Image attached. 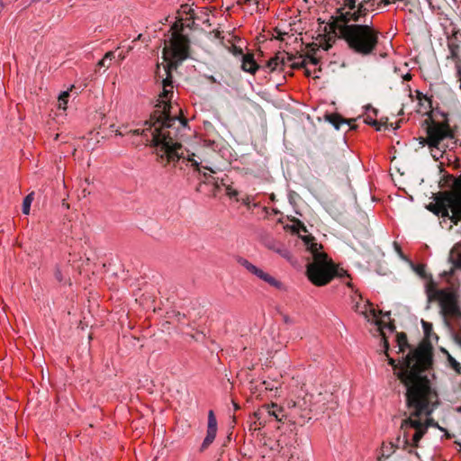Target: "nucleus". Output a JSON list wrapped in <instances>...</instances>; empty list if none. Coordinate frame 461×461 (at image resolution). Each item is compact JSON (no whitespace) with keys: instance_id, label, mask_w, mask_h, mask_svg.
I'll return each instance as SVG.
<instances>
[{"instance_id":"473e14b6","label":"nucleus","mask_w":461,"mask_h":461,"mask_svg":"<svg viewBox=\"0 0 461 461\" xmlns=\"http://www.w3.org/2000/svg\"><path fill=\"white\" fill-rule=\"evenodd\" d=\"M426 1L431 10L435 11V10L440 9L439 0H426Z\"/></svg>"},{"instance_id":"20e7f679","label":"nucleus","mask_w":461,"mask_h":461,"mask_svg":"<svg viewBox=\"0 0 461 461\" xmlns=\"http://www.w3.org/2000/svg\"><path fill=\"white\" fill-rule=\"evenodd\" d=\"M444 184L451 190L438 193L435 203H430L427 208L438 216L449 218L454 224L461 221V174L458 176L447 175Z\"/></svg>"},{"instance_id":"aec40b11","label":"nucleus","mask_w":461,"mask_h":461,"mask_svg":"<svg viewBox=\"0 0 461 461\" xmlns=\"http://www.w3.org/2000/svg\"><path fill=\"white\" fill-rule=\"evenodd\" d=\"M217 434V430H210L207 429L206 437L204 438L201 448L202 450L207 448L215 439Z\"/></svg>"},{"instance_id":"4be33fe9","label":"nucleus","mask_w":461,"mask_h":461,"mask_svg":"<svg viewBox=\"0 0 461 461\" xmlns=\"http://www.w3.org/2000/svg\"><path fill=\"white\" fill-rule=\"evenodd\" d=\"M32 200H33V193L29 194L23 199V209H22L23 214H29L30 213V209H31V205H32Z\"/></svg>"},{"instance_id":"0eeeda50","label":"nucleus","mask_w":461,"mask_h":461,"mask_svg":"<svg viewBox=\"0 0 461 461\" xmlns=\"http://www.w3.org/2000/svg\"><path fill=\"white\" fill-rule=\"evenodd\" d=\"M420 348H423L429 355V358H430L429 364L423 366V365L421 366V362L420 363L417 362V365L414 366L413 369H414V371H417L419 373L420 371V375L425 376L426 379L430 382V380L429 379V375L430 374L429 369L432 366V348L429 344L422 343V344L419 345L418 348L411 350L398 364H396V361L393 358L388 357V364L393 366V368L394 370V374L396 375V376L402 383V381L399 377V373L404 372L406 374H411V371L412 370V366H413L412 364H414L416 362V360H418V355H416V352H418V350H420Z\"/></svg>"},{"instance_id":"cd10ccee","label":"nucleus","mask_w":461,"mask_h":461,"mask_svg":"<svg viewBox=\"0 0 461 461\" xmlns=\"http://www.w3.org/2000/svg\"><path fill=\"white\" fill-rule=\"evenodd\" d=\"M263 385L265 386V389L267 391H274L277 390L279 383L277 381L274 380H266L263 381Z\"/></svg>"},{"instance_id":"5701e85b","label":"nucleus","mask_w":461,"mask_h":461,"mask_svg":"<svg viewBox=\"0 0 461 461\" xmlns=\"http://www.w3.org/2000/svg\"><path fill=\"white\" fill-rule=\"evenodd\" d=\"M448 49H449V56L447 58L451 59L455 61H457L459 59V55H458L459 46L455 43H449Z\"/></svg>"},{"instance_id":"c85d7f7f","label":"nucleus","mask_w":461,"mask_h":461,"mask_svg":"<svg viewBox=\"0 0 461 461\" xmlns=\"http://www.w3.org/2000/svg\"><path fill=\"white\" fill-rule=\"evenodd\" d=\"M229 50L230 52L234 55L235 57H240L242 58V55H245L243 53V50H242V47L240 46H237L235 44H232L230 48H229Z\"/></svg>"},{"instance_id":"1a4fd4ad","label":"nucleus","mask_w":461,"mask_h":461,"mask_svg":"<svg viewBox=\"0 0 461 461\" xmlns=\"http://www.w3.org/2000/svg\"><path fill=\"white\" fill-rule=\"evenodd\" d=\"M238 262L240 265L244 267L249 273L256 276L258 278L263 280L264 282L267 283L269 285H271L278 290L285 289V286L282 282L276 280L275 277L270 276L268 273L265 272L263 269L253 265L248 259L240 258L238 259Z\"/></svg>"},{"instance_id":"7c9ffc66","label":"nucleus","mask_w":461,"mask_h":461,"mask_svg":"<svg viewBox=\"0 0 461 461\" xmlns=\"http://www.w3.org/2000/svg\"><path fill=\"white\" fill-rule=\"evenodd\" d=\"M54 276H55V278L56 280L60 283V284H66L67 283V279L66 277L63 276L60 268L59 267H56L55 268V272H54Z\"/></svg>"},{"instance_id":"f03ea898","label":"nucleus","mask_w":461,"mask_h":461,"mask_svg":"<svg viewBox=\"0 0 461 461\" xmlns=\"http://www.w3.org/2000/svg\"><path fill=\"white\" fill-rule=\"evenodd\" d=\"M418 360L412 364L411 374L399 373V377L406 387V406L409 415L404 412L405 418L400 425L401 435L396 438V447L407 451L409 454H416L419 443L429 429V422H422L421 416H429L432 409L429 406V396L431 394L430 382L420 372L414 371L413 367L417 362L421 366L429 364V355L423 348L418 352Z\"/></svg>"},{"instance_id":"79ce46f5","label":"nucleus","mask_w":461,"mask_h":461,"mask_svg":"<svg viewBox=\"0 0 461 461\" xmlns=\"http://www.w3.org/2000/svg\"><path fill=\"white\" fill-rule=\"evenodd\" d=\"M276 252L279 253L280 255H282L283 257H287L288 255V251L285 249H276Z\"/></svg>"},{"instance_id":"c9c22d12","label":"nucleus","mask_w":461,"mask_h":461,"mask_svg":"<svg viewBox=\"0 0 461 461\" xmlns=\"http://www.w3.org/2000/svg\"><path fill=\"white\" fill-rule=\"evenodd\" d=\"M205 77H206V79H207L209 82H211V83H212V84H219V85H221L220 80H218V79H217L214 76H212V75L205 76Z\"/></svg>"},{"instance_id":"3c124183","label":"nucleus","mask_w":461,"mask_h":461,"mask_svg":"<svg viewBox=\"0 0 461 461\" xmlns=\"http://www.w3.org/2000/svg\"><path fill=\"white\" fill-rule=\"evenodd\" d=\"M233 405H234V409L235 410H238L240 408V406L237 403H235V402H233Z\"/></svg>"},{"instance_id":"ddd939ff","label":"nucleus","mask_w":461,"mask_h":461,"mask_svg":"<svg viewBox=\"0 0 461 461\" xmlns=\"http://www.w3.org/2000/svg\"><path fill=\"white\" fill-rule=\"evenodd\" d=\"M339 151L338 150V149H336L333 146H328V147L324 148V149L322 151V157H323L324 162L326 164H328L329 166L336 165L337 162L339 160Z\"/></svg>"},{"instance_id":"b1692460","label":"nucleus","mask_w":461,"mask_h":461,"mask_svg":"<svg viewBox=\"0 0 461 461\" xmlns=\"http://www.w3.org/2000/svg\"><path fill=\"white\" fill-rule=\"evenodd\" d=\"M210 430H217V420L212 410L208 411V428Z\"/></svg>"},{"instance_id":"c03bdc74","label":"nucleus","mask_w":461,"mask_h":461,"mask_svg":"<svg viewBox=\"0 0 461 461\" xmlns=\"http://www.w3.org/2000/svg\"><path fill=\"white\" fill-rule=\"evenodd\" d=\"M384 352L387 355V351L389 349V343L385 339H384Z\"/></svg>"},{"instance_id":"a211bd4d","label":"nucleus","mask_w":461,"mask_h":461,"mask_svg":"<svg viewBox=\"0 0 461 461\" xmlns=\"http://www.w3.org/2000/svg\"><path fill=\"white\" fill-rule=\"evenodd\" d=\"M74 87V86H71V87L66 91H63L59 94V98H58V108L59 109H62V110H66L67 109V104H68V97H69V92L71 91V89Z\"/></svg>"},{"instance_id":"e433bc0d","label":"nucleus","mask_w":461,"mask_h":461,"mask_svg":"<svg viewBox=\"0 0 461 461\" xmlns=\"http://www.w3.org/2000/svg\"><path fill=\"white\" fill-rule=\"evenodd\" d=\"M365 122L368 125H372V126H377L378 125V122L376 120H374L370 117H367L366 120H365Z\"/></svg>"},{"instance_id":"2f4dec72","label":"nucleus","mask_w":461,"mask_h":461,"mask_svg":"<svg viewBox=\"0 0 461 461\" xmlns=\"http://www.w3.org/2000/svg\"><path fill=\"white\" fill-rule=\"evenodd\" d=\"M421 325H422L425 336L427 338H429L430 332L432 331V329H433L432 323L425 321H421Z\"/></svg>"},{"instance_id":"393cba45","label":"nucleus","mask_w":461,"mask_h":461,"mask_svg":"<svg viewBox=\"0 0 461 461\" xmlns=\"http://www.w3.org/2000/svg\"><path fill=\"white\" fill-rule=\"evenodd\" d=\"M278 57H277V53L276 54L275 57L271 58L267 63V68L269 69L270 72H273V71H276L277 69H279V62H278Z\"/></svg>"},{"instance_id":"a878e982","label":"nucleus","mask_w":461,"mask_h":461,"mask_svg":"<svg viewBox=\"0 0 461 461\" xmlns=\"http://www.w3.org/2000/svg\"><path fill=\"white\" fill-rule=\"evenodd\" d=\"M415 96H416V99L420 102V104H421L422 101H426L428 103L429 107L431 108V104H432L431 96H428L427 95H424L420 90H416L415 91Z\"/></svg>"},{"instance_id":"58836bf2","label":"nucleus","mask_w":461,"mask_h":461,"mask_svg":"<svg viewBox=\"0 0 461 461\" xmlns=\"http://www.w3.org/2000/svg\"><path fill=\"white\" fill-rule=\"evenodd\" d=\"M339 276V277H342V276H348V275L347 271H346V270H344V269H340V270L336 269L335 276Z\"/></svg>"},{"instance_id":"864d4df0","label":"nucleus","mask_w":461,"mask_h":461,"mask_svg":"<svg viewBox=\"0 0 461 461\" xmlns=\"http://www.w3.org/2000/svg\"><path fill=\"white\" fill-rule=\"evenodd\" d=\"M389 4H390V1H389V0H385V1H384V5H389Z\"/></svg>"},{"instance_id":"a19ab883","label":"nucleus","mask_w":461,"mask_h":461,"mask_svg":"<svg viewBox=\"0 0 461 461\" xmlns=\"http://www.w3.org/2000/svg\"><path fill=\"white\" fill-rule=\"evenodd\" d=\"M456 75L458 77V81L460 82V89H461V66L458 64L456 65Z\"/></svg>"},{"instance_id":"c756f323","label":"nucleus","mask_w":461,"mask_h":461,"mask_svg":"<svg viewBox=\"0 0 461 461\" xmlns=\"http://www.w3.org/2000/svg\"><path fill=\"white\" fill-rule=\"evenodd\" d=\"M175 24H177L176 29H177L180 32H182V31H183V26H184V25H185L186 27H189V28H193V27H196V26H197V25H193V23H192V19H190V16H189V17H186V18L185 19V23H176Z\"/></svg>"},{"instance_id":"9d476101","label":"nucleus","mask_w":461,"mask_h":461,"mask_svg":"<svg viewBox=\"0 0 461 461\" xmlns=\"http://www.w3.org/2000/svg\"><path fill=\"white\" fill-rule=\"evenodd\" d=\"M259 66L257 64L254 54L247 53L242 55L241 58V69L245 72L254 75L258 69Z\"/></svg>"},{"instance_id":"6ab92c4d","label":"nucleus","mask_w":461,"mask_h":461,"mask_svg":"<svg viewBox=\"0 0 461 461\" xmlns=\"http://www.w3.org/2000/svg\"><path fill=\"white\" fill-rule=\"evenodd\" d=\"M444 352L447 356L448 366L457 374H461V364L456 361V359L452 357L447 350H444Z\"/></svg>"},{"instance_id":"f704fd0d","label":"nucleus","mask_w":461,"mask_h":461,"mask_svg":"<svg viewBox=\"0 0 461 461\" xmlns=\"http://www.w3.org/2000/svg\"><path fill=\"white\" fill-rule=\"evenodd\" d=\"M306 66V60L305 59H303L302 61L300 62H294L291 64V68L295 69V68H304Z\"/></svg>"},{"instance_id":"49530a36","label":"nucleus","mask_w":461,"mask_h":461,"mask_svg":"<svg viewBox=\"0 0 461 461\" xmlns=\"http://www.w3.org/2000/svg\"><path fill=\"white\" fill-rule=\"evenodd\" d=\"M364 307H365V309H366V305H365ZM358 308H359L358 303H357L356 304V311L357 312H359ZM365 312H366V310L360 311V312L363 313V314L365 313Z\"/></svg>"},{"instance_id":"4c0bfd02","label":"nucleus","mask_w":461,"mask_h":461,"mask_svg":"<svg viewBox=\"0 0 461 461\" xmlns=\"http://www.w3.org/2000/svg\"><path fill=\"white\" fill-rule=\"evenodd\" d=\"M307 59L312 65H317L319 63V59L314 57L313 55H308Z\"/></svg>"},{"instance_id":"dca6fc26","label":"nucleus","mask_w":461,"mask_h":461,"mask_svg":"<svg viewBox=\"0 0 461 461\" xmlns=\"http://www.w3.org/2000/svg\"><path fill=\"white\" fill-rule=\"evenodd\" d=\"M267 412L270 416L275 417V419L278 421H282L285 415L283 414V408L279 407L276 403H272L271 405H267Z\"/></svg>"},{"instance_id":"412c9836","label":"nucleus","mask_w":461,"mask_h":461,"mask_svg":"<svg viewBox=\"0 0 461 461\" xmlns=\"http://www.w3.org/2000/svg\"><path fill=\"white\" fill-rule=\"evenodd\" d=\"M277 57H278V62H279V69H283L284 67L288 63V62H291L293 60V57L290 56L287 52L285 51H279L277 52Z\"/></svg>"},{"instance_id":"9b49d317","label":"nucleus","mask_w":461,"mask_h":461,"mask_svg":"<svg viewBox=\"0 0 461 461\" xmlns=\"http://www.w3.org/2000/svg\"><path fill=\"white\" fill-rule=\"evenodd\" d=\"M203 176L205 178V183H212L215 185L216 188H220V186H226V194L230 198L236 197L238 195V191L233 189L231 186L227 185L223 179L219 181V178H215L211 175L208 176L206 173L203 174Z\"/></svg>"},{"instance_id":"bb28decb","label":"nucleus","mask_w":461,"mask_h":461,"mask_svg":"<svg viewBox=\"0 0 461 461\" xmlns=\"http://www.w3.org/2000/svg\"><path fill=\"white\" fill-rule=\"evenodd\" d=\"M113 58H114V52L113 51H108V52L105 53L104 58L97 63V66L100 67V68H102V67L109 68L110 64L106 65V62H107V60L111 61Z\"/></svg>"},{"instance_id":"6e6552de","label":"nucleus","mask_w":461,"mask_h":461,"mask_svg":"<svg viewBox=\"0 0 461 461\" xmlns=\"http://www.w3.org/2000/svg\"><path fill=\"white\" fill-rule=\"evenodd\" d=\"M427 138H421L420 144H427L430 149L431 155L435 160L443 157L445 147L441 144L442 140L447 138H453V134L447 123L432 122L427 127Z\"/></svg>"},{"instance_id":"de8ad7c7","label":"nucleus","mask_w":461,"mask_h":461,"mask_svg":"<svg viewBox=\"0 0 461 461\" xmlns=\"http://www.w3.org/2000/svg\"><path fill=\"white\" fill-rule=\"evenodd\" d=\"M284 321L286 322V323H289L290 322V319L288 316H285L284 317Z\"/></svg>"},{"instance_id":"09e8293b","label":"nucleus","mask_w":461,"mask_h":461,"mask_svg":"<svg viewBox=\"0 0 461 461\" xmlns=\"http://www.w3.org/2000/svg\"><path fill=\"white\" fill-rule=\"evenodd\" d=\"M376 324L378 325L379 327V330H383V327L381 325V321H377ZM383 333V331H381Z\"/></svg>"},{"instance_id":"8fccbe9b","label":"nucleus","mask_w":461,"mask_h":461,"mask_svg":"<svg viewBox=\"0 0 461 461\" xmlns=\"http://www.w3.org/2000/svg\"><path fill=\"white\" fill-rule=\"evenodd\" d=\"M205 168H206V169H208V170H210V172H212V173H213V174H214V173H216V172H215V170H213L212 167H205Z\"/></svg>"},{"instance_id":"4468645a","label":"nucleus","mask_w":461,"mask_h":461,"mask_svg":"<svg viewBox=\"0 0 461 461\" xmlns=\"http://www.w3.org/2000/svg\"><path fill=\"white\" fill-rule=\"evenodd\" d=\"M328 122H330L336 130H339L341 125H348L350 129H354V126L350 125V121L342 118L341 115L338 113H330L326 116Z\"/></svg>"},{"instance_id":"423d86ee","label":"nucleus","mask_w":461,"mask_h":461,"mask_svg":"<svg viewBox=\"0 0 461 461\" xmlns=\"http://www.w3.org/2000/svg\"><path fill=\"white\" fill-rule=\"evenodd\" d=\"M429 300L438 301L440 313L445 318V323L450 327L447 319L455 321L457 330L453 333V339L456 344L461 348V308L459 306L458 294L451 288L434 289L428 291Z\"/></svg>"},{"instance_id":"603ef678","label":"nucleus","mask_w":461,"mask_h":461,"mask_svg":"<svg viewBox=\"0 0 461 461\" xmlns=\"http://www.w3.org/2000/svg\"><path fill=\"white\" fill-rule=\"evenodd\" d=\"M367 109H372V111H373L375 114H376V113H377V111H376L375 109H374V108H372V107H370V106H369Z\"/></svg>"},{"instance_id":"f3484780","label":"nucleus","mask_w":461,"mask_h":461,"mask_svg":"<svg viewBox=\"0 0 461 461\" xmlns=\"http://www.w3.org/2000/svg\"><path fill=\"white\" fill-rule=\"evenodd\" d=\"M396 343L400 353H402L405 349L411 348L407 336L404 332H399L396 334Z\"/></svg>"},{"instance_id":"39448f33","label":"nucleus","mask_w":461,"mask_h":461,"mask_svg":"<svg viewBox=\"0 0 461 461\" xmlns=\"http://www.w3.org/2000/svg\"><path fill=\"white\" fill-rule=\"evenodd\" d=\"M303 240L313 257V261L308 264L306 270L309 280L318 286L327 285L335 276V266L329 260L327 254L320 251L321 246L314 242L312 238L305 237Z\"/></svg>"},{"instance_id":"2eb2a0df","label":"nucleus","mask_w":461,"mask_h":461,"mask_svg":"<svg viewBox=\"0 0 461 461\" xmlns=\"http://www.w3.org/2000/svg\"><path fill=\"white\" fill-rule=\"evenodd\" d=\"M449 261L456 269H461V245L455 246L449 253Z\"/></svg>"},{"instance_id":"f8f14e48","label":"nucleus","mask_w":461,"mask_h":461,"mask_svg":"<svg viewBox=\"0 0 461 461\" xmlns=\"http://www.w3.org/2000/svg\"><path fill=\"white\" fill-rule=\"evenodd\" d=\"M185 13L190 15V19H192L193 25H199L196 22H201L203 24H208L209 23V14L206 10L202 9L198 14H195L194 9L188 8V11L185 10Z\"/></svg>"},{"instance_id":"72a5a7b5","label":"nucleus","mask_w":461,"mask_h":461,"mask_svg":"<svg viewBox=\"0 0 461 461\" xmlns=\"http://www.w3.org/2000/svg\"><path fill=\"white\" fill-rule=\"evenodd\" d=\"M422 422H429V427L435 426L438 429H442L437 423L434 422L432 419H429V416H421Z\"/></svg>"},{"instance_id":"37998d69","label":"nucleus","mask_w":461,"mask_h":461,"mask_svg":"<svg viewBox=\"0 0 461 461\" xmlns=\"http://www.w3.org/2000/svg\"><path fill=\"white\" fill-rule=\"evenodd\" d=\"M402 79L405 81H409L412 78V75L409 72L402 76Z\"/></svg>"},{"instance_id":"a18cd8bd","label":"nucleus","mask_w":461,"mask_h":461,"mask_svg":"<svg viewBox=\"0 0 461 461\" xmlns=\"http://www.w3.org/2000/svg\"><path fill=\"white\" fill-rule=\"evenodd\" d=\"M386 328L391 331V332H393L394 330H395V326L394 324L393 323H389L388 325H386Z\"/></svg>"},{"instance_id":"f257e3e1","label":"nucleus","mask_w":461,"mask_h":461,"mask_svg":"<svg viewBox=\"0 0 461 461\" xmlns=\"http://www.w3.org/2000/svg\"><path fill=\"white\" fill-rule=\"evenodd\" d=\"M174 24L171 38L163 49V57L168 61L165 67L166 77L162 80L163 90L159 94L155 110L150 114V119L144 122V127L131 131L135 135L143 137V141L156 149V154L160 162L179 167L190 164L194 170L199 171L202 159L194 152L183 148L178 142V137L187 127V121L179 117L176 113L172 114L173 106L171 100L174 95L172 69L189 58L190 41Z\"/></svg>"},{"instance_id":"7ed1b4c3","label":"nucleus","mask_w":461,"mask_h":461,"mask_svg":"<svg viewBox=\"0 0 461 461\" xmlns=\"http://www.w3.org/2000/svg\"><path fill=\"white\" fill-rule=\"evenodd\" d=\"M371 0H361L357 7L347 12L339 11V14L330 16L323 28L324 37L328 38L323 50L330 48V41L339 38L346 41L348 48L362 56L372 54L378 44L379 32L372 20L367 21L368 13L373 10Z\"/></svg>"},{"instance_id":"ea45409f","label":"nucleus","mask_w":461,"mask_h":461,"mask_svg":"<svg viewBox=\"0 0 461 461\" xmlns=\"http://www.w3.org/2000/svg\"><path fill=\"white\" fill-rule=\"evenodd\" d=\"M253 200V198L249 195H247L245 198L242 199V203L244 205H247L249 206L251 203V201Z\"/></svg>"}]
</instances>
